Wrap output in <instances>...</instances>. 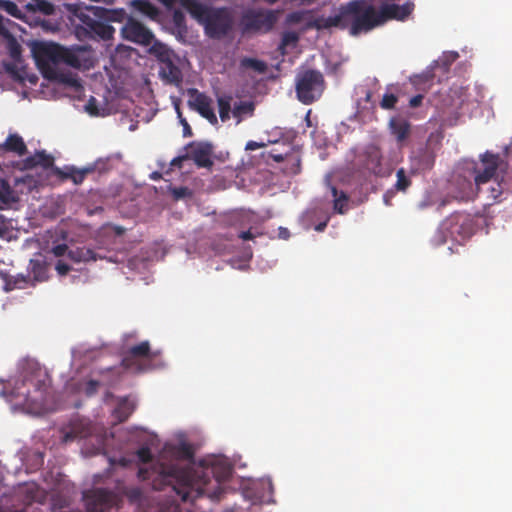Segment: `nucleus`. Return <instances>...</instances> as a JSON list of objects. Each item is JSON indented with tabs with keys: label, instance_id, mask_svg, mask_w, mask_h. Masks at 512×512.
Returning <instances> with one entry per match:
<instances>
[{
	"label": "nucleus",
	"instance_id": "14",
	"mask_svg": "<svg viewBox=\"0 0 512 512\" xmlns=\"http://www.w3.org/2000/svg\"><path fill=\"white\" fill-rule=\"evenodd\" d=\"M122 37L130 42L142 45L152 46L156 41L154 34L141 22L129 18L121 29Z\"/></svg>",
	"mask_w": 512,
	"mask_h": 512
},
{
	"label": "nucleus",
	"instance_id": "44",
	"mask_svg": "<svg viewBox=\"0 0 512 512\" xmlns=\"http://www.w3.org/2000/svg\"><path fill=\"white\" fill-rule=\"evenodd\" d=\"M137 456L142 463H148L152 460V453L148 447L138 449Z\"/></svg>",
	"mask_w": 512,
	"mask_h": 512
},
{
	"label": "nucleus",
	"instance_id": "28",
	"mask_svg": "<svg viewBox=\"0 0 512 512\" xmlns=\"http://www.w3.org/2000/svg\"><path fill=\"white\" fill-rule=\"evenodd\" d=\"M331 193L333 196V209L339 214L347 211L349 197L344 191H339L335 186H331Z\"/></svg>",
	"mask_w": 512,
	"mask_h": 512
},
{
	"label": "nucleus",
	"instance_id": "11",
	"mask_svg": "<svg viewBox=\"0 0 512 512\" xmlns=\"http://www.w3.org/2000/svg\"><path fill=\"white\" fill-rule=\"evenodd\" d=\"M81 21L82 24L76 27V33L79 38L103 41L113 38L115 29L110 24L93 19L90 16H83Z\"/></svg>",
	"mask_w": 512,
	"mask_h": 512
},
{
	"label": "nucleus",
	"instance_id": "35",
	"mask_svg": "<svg viewBox=\"0 0 512 512\" xmlns=\"http://www.w3.org/2000/svg\"><path fill=\"white\" fill-rule=\"evenodd\" d=\"M298 35L295 32L289 31L285 32L282 35L281 42L279 45V51L281 55L286 54V47L289 45H295L298 42Z\"/></svg>",
	"mask_w": 512,
	"mask_h": 512
},
{
	"label": "nucleus",
	"instance_id": "26",
	"mask_svg": "<svg viewBox=\"0 0 512 512\" xmlns=\"http://www.w3.org/2000/svg\"><path fill=\"white\" fill-rule=\"evenodd\" d=\"M0 276L5 282L4 289L7 292L12 291L14 289H23L26 287L28 283L27 277L22 274H19L17 276H11L0 271Z\"/></svg>",
	"mask_w": 512,
	"mask_h": 512
},
{
	"label": "nucleus",
	"instance_id": "36",
	"mask_svg": "<svg viewBox=\"0 0 512 512\" xmlns=\"http://www.w3.org/2000/svg\"><path fill=\"white\" fill-rule=\"evenodd\" d=\"M14 201L13 190L6 180L0 179V204H8Z\"/></svg>",
	"mask_w": 512,
	"mask_h": 512
},
{
	"label": "nucleus",
	"instance_id": "54",
	"mask_svg": "<svg viewBox=\"0 0 512 512\" xmlns=\"http://www.w3.org/2000/svg\"><path fill=\"white\" fill-rule=\"evenodd\" d=\"M301 19H302V14L300 12H293L288 15V21L293 22V23H297V22L301 21Z\"/></svg>",
	"mask_w": 512,
	"mask_h": 512
},
{
	"label": "nucleus",
	"instance_id": "38",
	"mask_svg": "<svg viewBox=\"0 0 512 512\" xmlns=\"http://www.w3.org/2000/svg\"><path fill=\"white\" fill-rule=\"evenodd\" d=\"M0 9L16 18H20L21 16V11L17 4L10 0H0Z\"/></svg>",
	"mask_w": 512,
	"mask_h": 512
},
{
	"label": "nucleus",
	"instance_id": "12",
	"mask_svg": "<svg viewBox=\"0 0 512 512\" xmlns=\"http://www.w3.org/2000/svg\"><path fill=\"white\" fill-rule=\"evenodd\" d=\"M61 64L74 69L89 70L94 65L91 50L85 46L66 48L62 46Z\"/></svg>",
	"mask_w": 512,
	"mask_h": 512
},
{
	"label": "nucleus",
	"instance_id": "7",
	"mask_svg": "<svg viewBox=\"0 0 512 512\" xmlns=\"http://www.w3.org/2000/svg\"><path fill=\"white\" fill-rule=\"evenodd\" d=\"M324 89V76L318 70L307 69L296 77L297 99L305 105H310L317 101Z\"/></svg>",
	"mask_w": 512,
	"mask_h": 512
},
{
	"label": "nucleus",
	"instance_id": "17",
	"mask_svg": "<svg viewBox=\"0 0 512 512\" xmlns=\"http://www.w3.org/2000/svg\"><path fill=\"white\" fill-rule=\"evenodd\" d=\"M414 10V3L407 1L403 5L384 4L379 10V17L383 24L388 20H405Z\"/></svg>",
	"mask_w": 512,
	"mask_h": 512
},
{
	"label": "nucleus",
	"instance_id": "5",
	"mask_svg": "<svg viewBox=\"0 0 512 512\" xmlns=\"http://www.w3.org/2000/svg\"><path fill=\"white\" fill-rule=\"evenodd\" d=\"M31 51L37 67L45 78L61 79L62 74L58 70L61 64V45L52 42H34Z\"/></svg>",
	"mask_w": 512,
	"mask_h": 512
},
{
	"label": "nucleus",
	"instance_id": "29",
	"mask_svg": "<svg viewBox=\"0 0 512 512\" xmlns=\"http://www.w3.org/2000/svg\"><path fill=\"white\" fill-rule=\"evenodd\" d=\"M134 409V404L125 398L120 400L113 414L119 422H124L133 413Z\"/></svg>",
	"mask_w": 512,
	"mask_h": 512
},
{
	"label": "nucleus",
	"instance_id": "22",
	"mask_svg": "<svg viewBox=\"0 0 512 512\" xmlns=\"http://www.w3.org/2000/svg\"><path fill=\"white\" fill-rule=\"evenodd\" d=\"M95 171V167L93 165L84 167L82 169H77L75 167L67 168L66 172H62L57 170V174L60 175L64 179H71L74 184H81L87 175L93 173Z\"/></svg>",
	"mask_w": 512,
	"mask_h": 512
},
{
	"label": "nucleus",
	"instance_id": "3",
	"mask_svg": "<svg viewBox=\"0 0 512 512\" xmlns=\"http://www.w3.org/2000/svg\"><path fill=\"white\" fill-rule=\"evenodd\" d=\"M182 7L201 25L212 39L225 37L233 26V18L227 8L208 7L197 0H181Z\"/></svg>",
	"mask_w": 512,
	"mask_h": 512
},
{
	"label": "nucleus",
	"instance_id": "24",
	"mask_svg": "<svg viewBox=\"0 0 512 512\" xmlns=\"http://www.w3.org/2000/svg\"><path fill=\"white\" fill-rule=\"evenodd\" d=\"M54 159L52 156L46 154L45 151H39L35 155L25 159L24 165L28 169H32L36 166H42L49 168L53 165Z\"/></svg>",
	"mask_w": 512,
	"mask_h": 512
},
{
	"label": "nucleus",
	"instance_id": "16",
	"mask_svg": "<svg viewBox=\"0 0 512 512\" xmlns=\"http://www.w3.org/2000/svg\"><path fill=\"white\" fill-rule=\"evenodd\" d=\"M187 159H191L200 168H210L213 165V146L208 142H190L187 146Z\"/></svg>",
	"mask_w": 512,
	"mask_h": 512
},
{
	"label": "nucleus",
	"instance_id": "53",
	"mask_svg": "<svg viewBox=\"0 0 512 512\" xmlns=\"http://www.w3.org/2000/svg\"><path fill=\"white\" fill-rule=\"evenodd\" d=\"M264 145L262 143H258V142H255V141H248L246 143V146H245V149L246 150H249V151H254V150H257L261 147H263Z\"/></svg>",
	"mask_w": 512,
	"mask_h": 512
},
{
	"label": "nucleus",
	"instance_id": "49",
	"mask_svg": "<svg viewBox=\"0 0 512 512\" xmlns=\"http://www.w3.org/2000/svg\"><path fill=\"white\" fill-rule=\"evenodd\" d=\"M67 250H68V246L66 244H58V245L54 246L52 249L53 254L57 257L64 256L65 253L67 252Z\"/></svg>",
	"mask_w": 512,
	"mask_h": 512
},
{
	"label": "nucleus",
	"instance_id": "1",
	"mask_svg": "<svg viewBox=\"0 0 512 512\" xmlns=\"http://www.w3.org/2000/svg\"><path fill=\"white\" fill-rule=\"evenodd\" d=\"M231 475V467L225 462H213L210 466L194 468L190 465L171 464L162 466L159 477L169 485L182 501H194L205 492V487L213 477L219 485Z\"/></svg>",
	"mask_w": 512,
	"mask_h": 512
},
{
	"label": "nucleus",
	"instance_id": "52",
	"mask_svg": "<svg viewBox=\"0 0 512 512\" xmlns=\"http://www.w3.org/2000/svg\"><path fill=\"white\" fill-rule=\"evenodd\" d=\"M255 234L251 232V230L242 231L238 234V237L244 241L252 240L255 238Z\"/></svg>",
	"mask_w": 512,
	"mask_h": 512
},
{
	"label": "nucleus",
	"instance_id": "60",
	"mask_svg": "<svg viewBox=\"0 0 512 512\" xmlns=\"http://www.w3.org/2000/svg\"><path fill=\"white\" fill-rule=\"evenodd\" d=\"M161 177H162L161 173L156 172V171L151 173V175H150V178L153 180H159Z\"/></svg>",
	"mask_w": 512,
	"mask_h": 512
},
{
	"label": "nucleus",
	"instance_id": "31",
	"mask_svg": "<svg viewBox=\"0 0 512 512\" xmlns=\"http://www.w3.org/2000/svg\"><path fill=\"white\" fill-rule=\"evenodd\" d=\"M68 257L74 262H87L95 260L94 252L86 247H77L68 251Z\"/></svg>",
	"mask_w": 512,
	"mask_h": 512
},
{
	"label": "nucleus",
	"instance_id": "59",
	"mask_svg": "<svg viewBox=\"0 0 512 512\" xmlns=\"http://www.w3.org/2000/svg\"><path fill=\"white\" fill-rule=\"evenodd\" d=\"M245 215L242 213H236L232 216L234 221H242L244 219Z\"/></svg>",
	"mask_w": 512,
	"mask_h": 512
},
{
	"label": "nucleus",
	"instance_id": "51",
	"mask_svg": "<svg viewBox=\"0 0 512 512\" xmlns=\"http://www.w3.org/2000/svg\"><path fill=\"white\" fill-rule=\"evenodd\" d=\"M173 21L176 26H181L182 23L184 22V15L180 11L176 10L173 13Z\"/></svg>",
	"mask_w": 512,
	"mask_h": 512
},
{
	"label": "nucleus",
	"instance_id": "55",
	"mask_svg": "<svg viewBox=\"0 0 512 512\" xmlns=\"http://www.w3.org/2000/svg\"><path fill=\"white\" fill-rule=\"evenodd\" d=\"M187 159V155H183V156H178V157H175L172 161H171V165L172 166H181V163Z\"/></svg>",
	"mask_w": 512,
	"mask_h": 512
},
{
	"label": "nucleus",
	"instance_id": "2",
	"mask_svg": "<svg viewBox=\"0 0 512 512\" xmlns=\"http://www.w3.org/2000/svg\"><path fill=\"white\" fill-rule=\"evenodd\" d=\"M382 24L379 11H376L372 5H367L364 0L349 2L340 8L338 14L326 20L327 27L349 28L353 36L370 31Z\"/></svg>",
	"mask_w": 512,
	"mask_h": 512
},
{
	"label": "nucleus",
	"instance_id": "27",
	"mask_svg": "<svg viewBox=\"0 0 512 512\" xmlns=\"http://www.w3.org/2000/svg\"><path fill=\"white\" fill-rule=\"evenodd\" d=\"M30 273L37 282H42L48 278V266L40 259H31L29 263Z\"/></svg>",
	"mask_w": 512,
	"mask_h": 512
},
{
	"label": "nucleus",
	"instance_id": "23",
	"mask_svg": "<svg viewBox=\"0 0 512 512\" xmlns=\"http://www.w3.org/2000/svg\"><path fill=\"white\" fill-rule=\"evenodd\" d=\"M255 111V103L253 101H240L233 105L232 115L236 119V123H241L244 119L252 117Z\"/></svg>",
	"mask_w": 512,
	"mask_h": 512
},
{
	"label": "nucleus",
	"instance_id": "58",
	"mask_svg": "<svg viewBox=\"0 0 512 512\" xmlns=\"http://www.w3.org/2000/svg\"><path fill=\"white\" fill-rule=\"evenodd\" d=\"M18 54H20V47L15 46L11 49V56L15 58Z\"/></svg>",
	"mask_w": 512,
	"mask_h": 512
},
{
	"label": "nucleus",
	"instance_id": "63",
	"mask_svg": "<svg viewBox=\"0 0 512 512\" xmlns=\"http://www.w3.org/2000/svg\"><path fill=\"white\" fill-rule=\"evenodd\" d=\"M94 101H95V98H93V97H92V98L89 100V103H88V105H87V109H88V111H89L90 113H93V111H92V109H91V106H92V102H94Z\"/></svg>",
	"mask_w": 512,
	"mask_h": 512
},
{
	"label": "nucleus",
	"instance_id": "18",
	"mask_svg": "<svg viewBox=\"0 0 512 512\" xmlns=\"http://www.w3.org/2000/svg\"><path fill=\"white\" fill-rule=\"evenodd\" d=\"M364 156V166L372 174L381 177L389 174L382 164L383 156L379 147L374 145L368 146L364 152Z\"/></svg>",
	"mask_w": 512,
	"mask_h": 512
},
{
	"label": "nucleus",
	"instance_id": "41",
	"mask_svg": "<svg viewBox=\"0 0 512 512\" xmlns=\"http://www.w3.org/2000/svg\"><path fill=\"white\" fill-rule=\"evenodd\" d=\"M203 118L207 119L212 125H215L218 123V119L216 117V114L214 113L213 108L211 107V104L203 108L201 111L198 112Z\"/></svg>",
	"mask_w": 512,
	"mask_h": 512
},
{
	"label": "nucleus",
	"instance_id": "42",
	"mask_svg": "<svg viewBox=\"0 0 512 512\" xmlns=\"http://www.w3.org/2000/svg\"><path fill=\"white\" fill-rule=\"evenodd\" d=\"M290 150V145L287 146V150L285 152H280V150H278L277 148H273L270 151L269 155L275 162L281 163L285 160L286 156H288Z\"/></svg>",
	"mask_w": 512,
	"mask_h": 512
},
{
	"label": "nucleus",
	"instance_id": "40",
	"mask_svg": "<svg viewBox=\"0 0 512 512\" xmlns=\"http://www.w3.org/2000/svg\"><path fill=\"white\" fill-rule=\"evenodd\" d=\"M398 102V97L394 94L386 93L383 95L380 102V107L385 110H391L395 107Z\"/></svg>",
	"mask_w": 512,
	"mask_h": 512
},
{
	"label": "nucleus",
	"instance_id": "61",
	"mask_svg": "<svg viewBox=\"0 0 512 512\" xmlns=\"http://www.w3.org/2000/svg\"><path fill=\"white\" fill-rule=\"evenodd\" d=\"M4 31H5L4 17L0 14V33H3Z\"/></svg>",
	"mask_w": 512,
	"mask_h": 512
},
{
	"label": "nucleus",
	"instance_id": "10",
	"mask_svg": "<svg viewBox=\"0 0 512 512\" xmlns=\"http://www.w3.org/2000/svg\"><path fill=\"white\" fill-rule=\"evenodd\" d=\"M30 385L33 387V392L27 391L16 392V397L23 396V402L27 406H38L43 404L46 399V393L50 386L49 378L46 374L38 372L32 377L26 378L22 381V386Z\"/></svg>",
	"mask_w": 512,
	"mask_h": 512
},
{
	"label": "nucleus",
	"instance_id": "47",
	"mask_svg": "<svg viewBox=\"0 0 512 512\" xmlns=\"http://www.w3.org/2000/svg\"><path fill=\"white\" fill-rule=\"evenodd\" d=\"M55 269L59 275L64 276L69 273V271L71 270V267L67 263L59 260L55 266Z\"/></svg>",
	"mask_w": 512,
	"mask_h": 512
},
{
	"label": "nucleus",
	"instance_id": "32",
	"mask_svg": "<svg viewBox=\"0 0 512 512\" xmlns=\"http://www.w3.org/2000/svg\"><path fill=\"white\" fill-rule=\"evenodd\" d=\"M240 66L242 68L252 69L259 74L266 73V71L268 69L266 62L256 59V58H250V57L242 58L240 61Z\"/></svg>",
	"mask_w": 512,
	"mask_h": 512
},
{
	"label": "nucleus",
	"instance_id": "19",
	"mask_svg": "<svg viewBox=\"0 0 512 512\" xmlns=\"http://www.w3.org/2000/svg\"><path fill=\"white\" fill-rule=\"evenodd\" d=\"M389 129L399 147H402L411 134V124L402 118H392Z\"/></svg>",
	"mask_w": 512,
	"mask_h": 512
},
{
	"label": "nucleus",
	"instance_id": "13",
	"mask_svg": "<svg viewBox=\"0 0 512 512\" xmlns=\"http://www.w3.org/2000/svg\"><path fill=\"white\" fill-rule=\"evenodd\" d=\"M87 512H104L114 506L117 502V496L114 492L96 488L84 493Z\"/></svg>",
	"mask_w": 512,
	"mask_h": 512
},
{
	"label": "nucleus",
	"instance_id": "15",
	"mask_svg": "<svg viewBox=\"0 0 512 512\" xmlns=\"http://www.w3.org/2000/svg\"><path fill=\"white\" fill-rule=\"evenodd\" d=\"M152 359L150 350V344L148 341H142L141 343L129 348L122 358V366L127 370L135 372L143 371L140 360Z\"/></svg>",
	"mask_w": 512,
	"mask_h": 512
},
{
	"label": "nucleus",
	"instance_id": "4",
	"mask_svg": "<svg viewBox=\"0 0 512 512\" xmlns=\"http://www.w3.org/2000/svg\"><path fill=\"white\" fill-rule=\"evenodd\" d=\"M482 167H474V184L464 178L459 180L458 184L461 187L459 192L454 196L455 199L460 201H469L474 198L476 190L474 185L479 187L482 184L490 181L496 174L499 165L498 155L486 152L481 158Z\"/></svg>",
	"mask_w": 512,
	"mask_h": 512
},
{
	"label": "nucleus",
	"instance_id": "45",
	"mask_svg": "<svg viewBox=\"0 0 512 512\" xmlns=\"http://www.w3.org/2000/svg\"><path fill=\"white\" fill-rule=\"evenodd\" d=\"M176 110H177L178 116L180 118V123L183 126V136L184 137L192 136V129H191L190 125L188 124L187 120L182 117L179 107H176Z\"/></svg>",
	"mask_w": 512,
	"mask_h": 512
},
{
	"label": "nucleus",
	"instance_id": "20",
	"mask_svg": "<svg viewBox=\"0 0 512 512\" xmlns=\"http://www.w3.org/2000/svg\"><path fill=\"white\" fill-rule=\"evenodd\" d=\"M13 152L19 156L27 153V146L21 136L18 134H10L4 143L0 144V153Z\"/></svg>",
	"mask_w": 512,
	"mask_h": 512
},
{
	"label": "nucleus",
	"instance_id": "39",
	"mask_svg": "<svg viewBox=\"0 0 512 512\" xmlns=\"http://www.w3.org/2000/svg\"><path fill=\"white\" fill-rule=\"evenodd\" d=\"M170 192L175 200L185 199L192 197V190L188 187H173Z\"/></svg>",
	"mask_w": 512,
	"mask_h": 512
},
{
	"label": "nucleus",
	"instance_id": "62",
	"mask_svg": "<svg viewBox=\"0 0 512 512\" xmlns=\"http://www.w3.org/2000/svg\"><path fill=\"white\" fill-rule=\"evenodd\" d=\"M280 235L286 239L289 236V232L287 229H281Z\"/></svg>",
	"mask_w": 512,
	"mask_h": 512
},
{
	"label": "nucleus",
	"instance_id": "57",
	"mask_svg": "<svg viewBox=\"0 0 512 512\" xmlns=\"http://www.w3.org/2000/svg\"><path fill=\"white\" fill-rule=\"evenodd\" d=\"M326 226L327 222H321L315 226V230L321 232L326 228Z\"/></svg>",
	"mask_w": 512,
	"mask_h": 512
},
{
	"label": "nucleus",
	"instance_id": "9",
	"mask_svg": "<svg viewBox=\"0 0 512 512\" xmlns=\"http://www.w3.org/2000/svg\"><path fill=\"white\" fill-rule=\"evenodd\" d=\"M277 21L276 13L272 10L248 9L240 19L243 34L270 31Z\"/></svg>",
	"mask_w": 512,
	"mask_h": 512
},
{
	"label": "nucleus",
	"instance_id": "56",
	"mask_svg": "<svg viewBox=\"0 0 512 512\" xmlns=\"http://www.w3.org/2000/svg\"><path fill=\"white\" fill-rule=\"evenodd\" d=\"M41 10L46 13V14H50L53 10V7L50 3H47V2H42L41 4Z\"/></svg>",
	"mask_w": 512,
	"mask_h": 512
},
{
	"label": "nucleus",
	"instance_id": "50",
	"mask_svg": "<svg viewBox=\"0 0 512 512\" xmlns=\"http://www.w3.org/2000/svg\"><path fill=\"white\" fill-rule=\"evenodd\" d=\"M423 95L422 94H418V95H415L413 96L410 101H409V105L411 108H417L419 107L421 104H422V101H423Z\"/></svg>",
	"mask_w": 512,
	"mask_h": 512
},
{
	"label": "nucleus",
	"instance_id": "43",
	"mask_svg": "<svg viewBox=\"0 0 512 512\" xmlns=\"http://www.w3.org/2000/svg\"><path fill=\"white\" fill-rule=\"evenodd\" d=\"M10 500L6 497L0 499V512H24V508L9 506Z\"/></svg>",
	"mask_w": 512,
	"mask_h": 512
},
{
	"label": "nucleus",
	"instance_id": "37",
	"mask_svg": "<svg viewBox=\"0 0 512 512\" xmlns=\"http://www.w3.org/2000/svg\"><path fill=\"white\" fill-rule=\"evenodd\" d=\"M174 454L181 459L190 460L194 456L192 447L187 443H180L174 448Z\"/></svg>",
	"mask_w": 512,
	"mask_h": 512
},
{
	"label": "nucleus",
	"instance_id": "34",
	"mask_svg": "<svg viewBox=\"0 0 512 512\" xmlns=\"http://www.w3.org/2000/svg\"><path fill=\"white\" fill-rule=\"evenodd\" d=\"M396 177L397 180L396 183L394 184L393 190H395L396 192L405 193L412 184L410 177L406 174L404 168H400L397 170Z\"/></svg>",
	"mask_w": 512,
	"mask_h": 512
},
{
	"label": "nucleus",
	"instance_id": "8",
	"mask_svg": "<svg viewBox=\"0 0 512 512\" xmlns=\"http://www.w3.org/2000/svg\"><path fill=\"white\" fill-rule=\"evenodd\" d=\"M440 230L445 233V237L440 243H445L447 238L461 242L474 234V219L469 213L456 212L442 222Z\"/></svg>",
	"mask_w": 512,
	"mask_h": 512
},
{
	"label": "nucleus",
	"instance_id": "21",
	"mask_svg": "<svg viewBox=\"0 0 512 512\" xmlns=\"http://www.w3.org/2000/svg\"><path fill=\"white\" fill-rule=\"evenodd\" d=\"M94 15L107 22H123L127 16L124 9H107L103 7L93 8Z\"/></svg>",
	"mask_w": 512,
	"mask_h": 512
},
{
	"label": "nucleus",
	"instance_id": "30",
	"mask_svg": "<svg viewBox=\"0 0 512 512\" xmlns=\"http://www.w3.org/2000/svg\"><path fill=\"white\" fill-rule=\"evenodd\" d=\"M232 96L228 94H224L217 98L219 117L222 122H226L230 119V114L232 113L231 101Z\"/></svg>",
	"mask_w": 512,
	"mask_h": 512
},
{
	"label": "nucleus",
	"instance_id": "6",
	"mask_svg": "<svg viewBox=\"0 0 512 512\" xmlns=\"http://www.w3.org/2000/svg\"><path fill=\"white\" fill-rule=\"evenodd\" d=\"M160 63L159 75L168 84L179 87L183 82V74L178 66L179 58L167 45L155 41L149 48Z\"/></svg>",
	"mask_w": 512,
	"mask_h": 512
},
{
	"label": "nucleus",
	"instance_id": "46",
	"mask_svg": "<svg viewBox=\"0 0 512 512\" xmlns=\"http://www.w3.org/2000/svg\"><path fill=\"white\" fill-rule=\"evenodd\" d=\"M99 381L97 380H90L87 382L85 387V393L87 396H92L97 392V389L99 387Z\"/></svg>",
	"mask_w": 512,
	"mask_h": 512
},
{
	"label": "nucleus",
	"instance_id": "33",
	"mask_svg": "<svg viewBox=\"0 0 512 512\" xmlns=\"http://www.w3.org/2000/svg\"><path fill=\"white\" fill-rule=\"evenodd\" d=\"M132 5L136 10L151 18H154L158 15L157 7L150 3L148 0H133Z\"/></svg>",
	"mask_w": 512,
	"mask_h": 512
},
{
	"label": "nucleus",
	"instance_id": "64",
	"mask_svg": "<svg viewBox=\"0 0 512 512\" xmlns=\"http://www.w3.org/2000/svg\"><path fill=\"white\" fill-rule=\"evenodd\" d=\"M371 97H372V92L371 91H367V93L365 95V101L369 102L371 100Z\"/></svg>",
	"mask_w": 512,
	"mask_h": 512
},
{
	"label": "nucleus",
	"instance_id": "48",
	"mask_svg": "<svg viewBox=\"0 0 512 512\" xmlns=\"http://www.w3.org/2000/svg\"><path fill=\"white\" fill-rule=\"evenodd\" d=\"M396 191L393 189L387 190L383 195V202L386 206H391L393 198L395 197Z\"/></svg>",
	"mask_w": 512,
	"mask_h": 512
},
{
	"label": "nucleus",
	"instance_id": "25",
	"mask_svg": "<svg viewBox=\"0 0 512 512\" xmlns=\"http://www.w3.org/2000/svg\"><path fill=\"white\" fill-rule=\"evenodd\" d=\"M188 94L190 96L188 104L197 112L201 111L203 108L211 104V99L207 95L199 92L195 88L189 89Z\"/></svg>",
	"mask_w": 512,
	"mask_h": 512
}]
</instances>
